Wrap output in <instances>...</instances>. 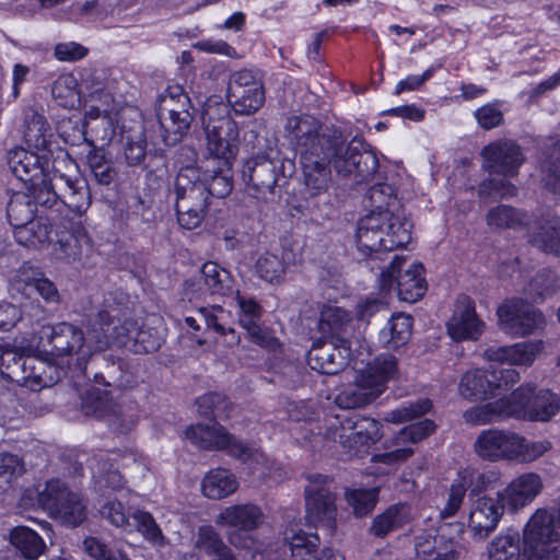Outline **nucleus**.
I'll return each mask as SVG.
<instances>
[{"label": "nucleus", "mask_w": 560, "mask_h": 560, "mask_svg": "<svg viewBox=\"0 0 560 560\" xmlns=\"http://www.w3.org/2000/svg\"><path fill=\"white\" fill-rule=\"evenodd\" d=\"M253 154L244 163L242 178L249 196L272 201L280 194L279 180L284 177V164L266 137L249 132Z\"/></svg>", "instance_id": "obj_1"}, {"label": "nucleus", "mask_w": 560, "mask_h": 560, "mask_svg": "<svg viewBox=\"0 0 560 560\" xmlns=\"http://www.w3.org/2000/svg\"><path fill=\"white\" fill-rule=\"evenodd\" d=\"M26 188L36 207L51 209L63 205L81 215L91 205L89 185L77 174L71 176L55 170L50 177L45 173L43 178L31 183Z\"/></svg>", "instance_id": "obj_2"}, {"label": "nucleus", "mask_w": 560, "mask_h": 560, "mask_svg": "<svg viewBox=\"0 0 560 560\" xmlns=\"http://www.w3.org/2000/svg\"><path fill=\"white\" fill-rule=\"evenodd\" d=\"M86 328L95 339V348L108 346L109 339L125 342L137 330V323L130 318L127 296L120 291L108 292L96 313L86 318Z\"/></svg>", "instance_id": "obj_3"}, {"label": "nucleus", "mask_w": 560, "mask_h": 560, "mask_svg": "<svg viewBox=\"0 0 560 560\" xmlns=\"http://www.w3.org/2000/svg\"><path fill=\"white\" fill-rule=\"evenodd\" d=\"M336 139L324 150V160L334 167L339 176L352 177L357 184L372 177L378 168L376 155L362 138L354 137L345 142L341 131H335Z\"/></svg>", "instance_id": "obj_4"}, {"label": "nucleus", "mask_w": 560, "mask_h": 560, "mask_svg": "<svg viewBox=\"0 0 560 560\" xmlns=\"http://www.w3.org/2000/svg\"><path fill=\"white\" fill-rule=\"evenodd\" d=\"M38 347L43 352L71 369L85 373V361L92 347L85 343L83 330L69 322L44 325L39 330Z\"/></svg>", "instance_id": "obj_5"}, {"label": "nucleus", "mask_w": 560, "mask_h": 560, "mask_svg": "<svg viewBox=\"0 0 560 560\" xmlns=\"http://www.w3.org/2000/svg\"><path fill=\"white\" fill-rule=\"evenodd\" d=\"M174 194L179 226L185 230L200 226L208 213L210 198L199 171L188 165L183 167L176 177Z\"/></svg>", "instance_id": "obj_6"}, {"label": "nucleus", "mask_w": 560, "mask_h": 560, "mask_svg": "<svg viewBox=\"0 0 560 560\" xmlns=\"http://www.w3.org/2000/svg\"><path fill=\"white\" fill-rule=\"evenodd\" d=\"M382 424L360 415H337L327 420L325 438L338 442L348 453H359L382 438Z\"/></svg>", "instance_id": "obj_7"}, {"label": "nucleus", "mask_w": 560, "mask_h": 560, "mask_svg": "<svg viewBox=\"0 0 560 560\" xmlns=\"http://www.w3.org/2000/svg\"><path fill=\"white\" fill-rule=\"evenodd\" d=\"M202 119L207 150L229 167L237 151L238 128L236 122L229 115L225 105H208Z\"/></svg>", "instance_id": "obj_8"}, {"label": "nucleus", "mask_w": 560, "mask_h": 560, "mask_svg": "<svg viewBox=\"0 0 560 560\" xmlns=\"http://www.w3.org/2000/svg\"><path fill=\"white\" fill-rule=\"evenodd\" d=\"M521 380L520 373L513 368L495 365L488 369L467 371L460 378V395L469 400H485L510 389Z\"/></svg>", "instance_id": "obj_9"}, {"label": "nucleus", "mask_w": 560, "mask_h": 560, "mask_svg": "<svg viewBox=\"0 0 560 560\" xmlns=\"http://www.w3.org/2000/svg\"><path fill=\"white\" fill-rule=\"evenodd\" d=\"M38 502L52 518L68 526H78L86 518V505L81 495L60 480L48 481L38 494Z\"/></svg>", "instance_id": "obj_10"}, {"label": "nucleus", "mask_w": 560, "mask_h": 560, "mask_svg": "<svg viewBox=\"0 0 560 560\" xmlns=\"http://www.w3.org/2000/svg\"><path fill=\"white\" fill-rule=\"evenodd\" d=\"M502 331L514 338H523L546 327L544 314L523 299L505 300L497 311Z\"/></svg>", "instance_id": "obj_11"}, {"label": "nucleus", "mask_w": 560, "mask_h": 560, "mask_svg": "<svg viewBox=\"0 0 560 560\" xmlns=\"http://www.w3.org/2000/svg\"><path fill=\"white\" fill-rule=\"evenodd\" d=\"M285 137L295 147L301 158L323 153L325 147L336 139V129H323L316 118L303 115L288 118L284 126Z\"/></svg>", "instance_id": "obj_12"}, {"label": "nucleus", "mask_w": 560, "mask_h": 560, "mask_svg": "<svg viewBox=\"0 0 560 560\" xmlns=\"http://www.w3.org/2000/svg\"><path fill=\"white\" fill-rule=\"evenodd\" d=\"M226 97L237 115H253L265 103V90L261 81L247 69L230 75Z\"/></svg>", "instance_id": "obj_13"}, {"label": "nucleus", "mask_w": 560, "mask_h": 560, "mask_svg": "<svg viewBox=\"0 0 560 560\" xmlns=\"http://www.w3.org/2000/svg\"><path fill=\"white\" fill-rule=\"evenodd\" d=\"M305 509L307 520L312 523H330L337 514L335 482L320 474L306 475Z\"/></svg>", "instance_id": "obj_14"}, {"label": "nucleus", "mask_w": 560, "mask_h": 560, "mask_svg": "<svg viewBox=\"0 0 560 560\" xmlns=\"http://www.w3.org/2000/svg\"><path fill=\"white\" fill-rule=\"evenodd\" d=\"M185 435L196 446L203 450L225 451L230 456L246 462L255 456L254 450L230 434L221 424L190 425Z\"/></svg>", "instance_id": "obj_15"}, {"label": "nucleus", "mask_w": 560, "mask_h": 560, "mask_svg": "<svg viewBox=\"0 0 560 560\" xmlns=\"http://www.w3.org/2000/svg\"><path fill=\"white\" fill-rule=\"evenodd\" d=\"M404 264V257L398 255L393 257L389 267L381 273L383 285L390 287L395 281L399 299L413 303L421 299L427 291V282L423 277L424 268L420 262H412L407 269H402Z\"/></svg>", "instance_id": "obj_16"}, {"label": "nucleus", "mask_w": 560, "mask_h": 560, "mask_svg": "<svg viewBox=\"0 0 560 560\" xmlns=\"http://www.w3.org/2000/svg\"><path fill=\"white\" fill-rule=\"evenodd\" d=\"M81 408L88 417L107 418L109 425L120 433H127L136 423L133 416L126 415L120 406L113 402L107 390L97 387H91L85 392Z\"/></svg>", "instance_id": "obj_17"}, {"label": "nucleus", "mask_w": 560, "mask_h": 560, "mask_svg": "<svg viewBox=\"0 0 560 560\" xmlns=\"http://www.w3.org/2000/svg\"><path fill=\"white\" fill-rule=\"evenodd\" d=\"M482 168L489 173L514 176L524 162V154L518 144L512 140H497L481 151Z\"/></svg>", "instance_id": "obj_18"}, {"label": "nucleus", "mask_w": 560, "mask_h": 560, "mask_svg": "<svg viewBox=\"0 0 560 560\" xmlns=\"http://www.w3.org/2000/svg\"><path fill=\"white\" fill-rule=\"evenodd\" d=\"M351 355L350 343L347 339H338V343L319 341L308 351L307 362L312 370L322 374H337L348 363Z\"/></svg>", "instance_id": "obj_19"}, {"label": "nucleus", "mask_w": 560, "mask_h": 560, "mask_svg": "<svg viewBox=\"0 0 560 560\" xmlns=\"http://www.w3.org/2000/svg\"><path fill=\"white\" fill-rule=\"evenodd\" d=\"M387 213L370 211L362 217L357 224L355 242L358 250L364 256L375 255L381 258L382 250H385V230Z\"/></svg>", "instance_id": "obj_20"}, {"label": "nucleus", "mask_w": 560, "mask_h": 560, "mask_svg": "<svg viewBox=\"0 0 560 560\" xmlns=\"http://www.w3.org/2000/svg\"><path fill=\"white\" fill-rule=\"evenodd\" d=\"M560 541V513L538 510L527 522L523 533L524 549Z\"/></svg>", "instance_id": "obj_21"}, {"label": "nucleus", "mask_w": 560, "mask_h": 560, "mask_svg": "<svg viewBox=\"0 0 560 560\" xmlns=\"http://www.w3.org/2000/svg\"><path fill=\"white\" fill-rule=\"evenodd\" d=\"M505 502L498 498L481 497L472 500L469 513V528L475 537L485 539L492 533L503 515Z\"/></svg>", "instance_id": "obj_22"}, {"label": "nucleus", "mask_w": 560, "mask_h": 560, "mask_svg": "<svg viewBox=\"0 0 560 560\" xmlns=\"http://www.w3.org/2000/svg\"><path fill=\"white\" fill-rule=\"evenodd\" d=\"M483 323L478 318L474 301L458 298L453 315L447 322V332L454 340H476L482 332Z\"/></svg>", "instance_id": "obj_23"}, {"label": "nucleus", "mask_w": 560, "mask_h": 560, "mask_svg": "<svg viewBox=\"0 0 560 560\" xmlns=\"http://www.w3.org/2000/svg\"><path fill=\"white\" fill-rule=\"evenodd\" d=\"M518 435L501 430H485L475 442V451L487 460H514Z\"/></svg>", "instance_id": "obj_24"}, {"label": "nucleus", "mask_w": 560, "mask_h": 560, "mask_svg": "<svg viewBox=\"0 0 560 560\" xmlns=\"http://www.w3.org/2000/svg\"><path fill=\"white\" fill-rule=\"evenodd\" d=\"M544 350L542 340H529L518 342L509 347H491L485 351V357L495 365L512 368V365L529 366L534 363L537 354Z\"/></svg>", "instance_id": "obj_25"}, {"label": "nucleus", "mask_w": 560, "mask_h": 560, "mask_svg": "<svg viewBox=\"0 0 560 560\" xmlns=\"http://www.w3.org/2000/svg\"><path fill=\"white\" fill-rule=\"evenodd\" d=\"M396 372V359L389 354L380 355L359 373L355 381L368 394H371L374 400L383 393L386 383L395 376Z\"/></svg>", "instance_id": "obj_26"}, {"label": "nucleus", "mask_w": 560, "mask_h": 560, "mask_svg": "<svg viewBox=\"0 0 560 560\" xmlns=\"http://www.w3.org/2000/svg\"><path fill=\"white\" fill-rule=\"evenodd\" d=\"M235 300L240 308V324L247 330L252 341L258 346L275 349L278 341L261 330L258 322L262 314L261 305L253 298L242 295L236 291Z\"/></svg>", "instance_id": "obj_27"}, {"label": "nucleus", "mask_w": 560, "mask_h": 560, "mask_svg": "<svg viewBox=\"0 0 560 560\" xmlns=\"http://www.w3.org/2000/svg\"><path fill=\"white\" fill-rule=\"evenodd\" d=\"M415 549L419 560H459L464 553L463 546L444 534L417 537Z\"/></svg>", "instance_id": "obj_28"}, {"label": "nucleus", "mask_w": 560, "mask_h": 560, "mask_svg": "<svg viewBox=\"0 0 560 560\" xmlns=\"http://www.w3.org/2000/svg\"><path fill=\"white\" fill-rule=\"evenodd\" d=\"M43 159L44 156L38 153L27 151L21 147L10 150L7 154L10 171L26 186L43 178L45 174Z\"/></svg>", "instance_id": "obj_29"}, {"label": "nucleus", "mask_w": 560, "mask_h": 560, "mask_svg": "<svg viewBox=\"0 0 560 560\" xmlns=\"http://www.w3.org/2000/svg\"><path fill=\"white\" fill-rule=\"evenodd\" d=\"M541 489L540 476L526 472L512 480L503 492H499V495L512 510H517L533 501Z\"/></svg>", "instance_id": "obj_30"}, {"label": "nucleus", "mask_w": 560, "mask_h": 560, "mask_svg": "<svg viewBox=\"0 0 560 560\" xmlns=\"http://www.w3.org/2000/svg\"><path fill=\"white\" fill-rule=\"evenodd\" d=\"M262 510L253 503L233 504L224 508L215 517V524L223 527L257 529L264 523Z\"/></svg>", "instance_id": "obj_31"}, {"label": "nucleus", "mask_w": 560, "mask_h": 560, "mask_svg": "<svg viewBox=\"0 0 560 560\" xmlns=\"http://www.w3.org/2000/svg\"><path fill=\"white\" fill-rule=\"evenodd\" d=\"M304 185L311 196L325 192L330 184L331 175L329 163L324 160L323 153L301 158Z\"/></svg>", "instance_id": "obj_32"}, {"label": "nucleus", "mask_w": 560, "mask_h": 560, "mask_svg": "<svg viewBox=\"0 0 560 560\" xmlns=\"http://www.w3.org/2000/svg\"><path fill=\"white\" fill-rule=\"evenodd\" d=\"M485 480L486 477L483 474H475L467 469L460 471L450 488L446 503L440 513L441 517L447 518L454 516L457 511H459L468 488L476 482V488L470 492V498H472L477 488L485 485Z\"/></svg>", "instance_id": "obj_33"}, {"label": "nucleus", "mask_w": 560, "mask_h": 560, "mask_svg": "<svg viewBox=\"0 0 560 560\" xmlns=\"http://www.w3.org/2000/svg\"><path fill=\"white\" fill-rule=\"evenodd\" d=\"M195 548L209 560H237L232 548L224 542L214 527L207 525L198 528Z\"/></svg>", "instance_id": "obj_34"}, {"label": "nucleus", "mask_w": 560, "mask_h": 560, "mask_svg": "<svg viewBox=\"0 0 560 560\" xmlns=\"http://www.w3.org/2000/svg\"><path fill=\"white\" fill-rule=\"evenodd\" d=\"M235 475L225 468L211 469L201 481L203 495L211 500H221L230 497L238 489Z\"/></svg>", "instance_id": "obj_35"}, {"label": "nucleus", "mask_w": 560, "mask_h": 560, "mask_svg": "<svg viewBox=\"0 0 560 560\" xmlns=\"http://www.w3.org/2000/svg\"><path fill=\"white\" fill-rule=\"evenodd\" d=\"M412 318L405 314L393 315L378 334V342L387 349H398L406 345L411 336Z\"/></svg>", "instance_id": "obj_36"}, {"label": "nucleus", "mask_w": 560, "mask_h": 560, "mask_svg": "<svg viewBox=\"0 0 560 560\" xmlns=\"http://www.w3.org/2000/svg\"><path fill=\"white\" fill-rule=\"evenodd\" d=\"M51 224L49 219L37 215L36 219L14 230L16 242L28 248H38L50 243Z\"/></svg>", "instance_id": "obj_37"}, {"label": "nucleus", "mask_w": 560, "mask_h": 560, "mask_svg": "<svg viewBox=\"0 0 560 560\" xmlns=\"http://www.w3.org/2000/svg\"><path fill=\"white\" fill-rule=\"evenodd\" d=\"M535 387L532 384H524L516 388L511 395L499 400V417L502 419L514 417L528 419L529 405Z\"/></svg>", "instance_id": "obj_38"}, {"label": "nucleus", "mask_w": 560, "mask_h": 560, "mask_svg": "<svg viewBox=\"0 0 560 560\" xmlns=\"http://www.w3.org/2000/svg\"><path fill=\"white\" fill-rule=\"evenodd\" d=\"M387 213L385 230V252H392L405 247L411 241L412 223L402 214H395L393 210L386 209Z\"/></svg>", "instance_id": "obj_39"}, {"label": "nucleus", "mask_w": 560, "mask_h": 560, "mask_svg": "<svg viewBox=\"0 0 560 560\" xmlns=\"http://www.w3.org/2000/svg\"><path fill=\"white\" fill-rule=\"evenodd\" d=\"M201 276L210 294L232 296L235 293L234 280L230 271L220 267L217 262H205L201 268Z\"/></svg>", "instance_id": "obj_40"}, {"label": "nucleus", "mask_w": 560, "mask_h": 560, "mask_svg": "<svg viewBox=\"0 0 560 560\" xmlns=\"http://www.w3.org/2000/svg\"><path fill=\"white\" fill-rule=\"evenodd\" d=\"M10 542L30 560L39 558L46 550L43 538L32 528L16 526L10 532Z\"/></svg>", "instance_id": "obj_41"}, {"label": "nucleus", "mask_w": 560, "mask_h": 560, "mask_svg": "<svg viewBox=\"0 0 560 560\" xmlns=\"http://www.w3.org/2000/svg\"><path fill=\"white\" fill-rule=\"evenodd\" d=\"M529 242L539 250L560 257V218H551L539 224Z\"/></svg>", "instance_id": "obj_42"}, {"label": "nucleus", "mask_w": 560, "mask_h": 560, "mask_svg": "<svg viewBox=\"0 0 560 560\" xmlns=\"http://www.w3.org/2000/svg\"><path fill=\"white\" fill-rule=\"evenodd\" d=\"M161 136L166 145H175L187 135L191 121V114H162L158 113Z\"/></svg>", "instance_id": "obj_43"}, {"label": "nucleus", "mask_w": 560, "mask_h": 560, "mask_svg": "<svg viewBox=\"0 0 560 560\" xmlns=\"http://www.w3.org/2000/svg\"><path fill=\"white\" fill-rule=\"evenodd\" d=\"M409 518L410 514L407 505H390L373 520L370 533L375 537H385L388 533L402 527Z\"/></svg>", "instance_id": "obj_44"}, {"label": "nucleus", "mask_w": 560, "mask_h": 560, "mask_svg": "<svg viewBox=\"0 0 560 560\" xmlns=\"http://www.w3.org/2000/svg\"><path fill=\"white\" fill-rule=\"evenodd\" d=\"M24 121L25 142L30 147L44 151L51 137L46 118L42 114L30 109L25 113Z\"/></svg>", "instance_id": "obj_45"}, {"label": "nucleus", "mask_w": 560, "mask_h": 560, "mask_svg": "<svg viewBox=\"0 0 560 560\" xmlns=\"http://www.w3.org/2000/svg\"><path fill=\"white\" fill-rule=\"evenodd\" d=\"M486 221L491 229H518L528 223V215L511 206L499 205L487 212Z\"/></svg>", "instance_id": "obj_46"}, {"label": "nucleus", "mask_w": 560, "mask_h": 560, "mask_svg": "<svg viewBox=\"0 0 560 560\" xmlns=\"http://www.w3.org/2000/svg\"><path fill=\"white\" fill-rule=\"evenodd\" d=\"M36 209V205L27 192H14L7 206V215L13 231L28 221L36 219V217H34Z\"/></svg>", "instance_id": "obj_47"}, {"label": "nucleus", "mask_w": 560, "mask_h": 560, "mask_svg": "<svg viewBox=\"0 0 560 560\" xmlns=\"http://www.w3.org/2000/svg\"><path fill=\"white\" fill-rule=\"evenodd\" d=\"M560 408L559 399L556 394L548 389L534 392L529 405L528 419L533 421H548Z\"/></svg>", "instance_id": "obj_48"}, {"label": "nucleus", "mask_w": 560, "mask_h": 560, "mask_svg": "<svg viewBox=\"0 0 560 560\" xmlns=\"http://www.w3.org/2000/svg\"><path fill=\"white\" fill-rule=\"evenodd\" d=\"M284 535L293 557L301 560H308L305 557H310L314 560L316 557L314 553L319 546V537L316 534L308 535L301 529L290 528L285 530Z\"/></svg>", "instance_id": "obj_49"}, {"label": "nucleus", "mask_w": 560, "mask_h": 560, "mask_svg": "<svg viewBox=\"0 0 560 560\" xmlns=\"http://www.w3.org/2000/svg\"><path fill=\"white\" fill-rule=\"evenodd\" d=\"M200 416L206 418H229L232 405L226 396L220 393H208L196 400Z\"/></svg>", "instance_id": "obj_50"}, {"label": "nucleus", "mask_w": 560, "mask_h": 560, "mask_svg": "<svg viewBox=\"0 0 560 560\" xmlns=\"http://www.w3.org/2000/svg\"><path fill=\"white\" fill-rule=\"evenodd\" d=\"M191 103L189 96L179 85L170 86L165 93L160 96L158 113L162 114H190Z\"/></svg>", "instance_id": "obj_51"}, {"label": "nucleus", "mask_w": 560, "mask_h": 560, "mask_svg": "<svg viewBox=\"0 0 560 560\" xmlns=\"http://www.w3.org/2000/svg\"><path fill=\"white\" fill-rule=\"evenodd\" d=\"M287 258L279 257L276 254L266 253L256 261V271L259 278L269 282H280L285 273Z\"/></svg>", "instance_id": "obj_52"}, {"label": "nucleus", "mask_w": 560, "mask_h": 560, "mask_svg": "<svg viewBox=\"0 0 560 560\" xmlns=\"http://www.w3.org/2000/svg\"><path fill=\"white\" fill-rule=\"evenodd\" d=\"M397 205L394 189L386 183L372 186L365 195V207H370V211L376 213L385 212L386 209L393 210Z\"/></svg>", "instance_id": "obj_53"}, {"label": "nucleus", "mask_w": 560, "mask_h": 560, "mask_svg": "<svg viewBox=\"0 0 560 560\" xmlns=\"http://www.w3.org/2000/svg\"><path fill=\"white\" fill-rule=\"evenodd\" d=\"M351 324V315L345 308L326 305L320 312V327L324 331L340 335L347 332Z\"/></svg>", "instance_id": "obj_54"}, {"label": "nucleus", "mask_w": 560, "mask_h": 560, "mask_svg": "<svg viewBox=\"0 0 560 560\" xmlns=\"http://www.w3.org/2000/svg\"><path fill=\"white\" fill-rule=\"evenodd\" d=\"M86 160L89 167L98 184L109 185L115 179L117 172L113 162L106 159L103 150L94 149L90 151Z\"/></svg>", "instance_id": "obj_55"}, {"label": "nucleus", "mask_w": 560, "mask_h": 560, "mask_svg": "<svg viewBox=\"0 0 560 560\" xmlns=\"http://www.w3.org/2000/svg\"><path fill=\"white\" fill-rule=\"evenodd\" d=\"M431 400L428 398H421L417 401L408 402L388 411L384 419L387 422L399 424L425 415L431 410Z\"/></svg>", "instance_id": "obj_56"}, {"label": "nucleus", "mask_w": 560, "mask_h": 560, "mask_svg": "<svg viewBox=\"0 0 560 560\" xmlns=\"http://www.w3.org/2000/svg\"><path fill=\"white\" fill-rule=\"evenodd\" d=\"M489 560H517L520 539L517 534L497 537L488 548Z\"/></svg>", "instance_id": "obj_57"}, {"label": "nucleus", "mask_w": 560, "mask_h": 560, "mask_svg": "<svg viewBox=\"0 0 560 560\" xmlns=\"http://www.w3.org/2000/svg\"><path fill=\"white\" fill-rule=\"evenodd\" d=\"M378 489H353L346 492V500L358 517L372 512L377 501Z\"/></svg>", "instance_id": "obj_58"}, {"label": "nucleus", "mask_w": 560, "mask_h": 560, "mask_svg": "<svg viewBox=\"0 0 560 560\" xmlns=\"http://www.w3.org/2000/svg\"><path fill=\"white\" fill-rule=\"evenodd\" d=\"M130 533L133 530L140 532L145 539L154 542L162 544L164 537L162 532L154 521L153 516L145 511L138 510L131 514Z\"/></svg>", "instance_id": "obj_59"}, {"label": "nucleus", "mask_w": 560, "mask_h": 560, "mask_svg": "<svg viewBox=\"0 0 560 560\" xmlns=\"http://www.w3.org/2000/svg\"><path fill=\"white\" fill-rule=\"evenodd\" d=\"M51 95L62 107H74L78 101L77 80L70 74H61L52 83Z\"/></svg>", "instance_id": "obj_60"}, {"label": "nucleus", "mask_w": 560, "mask_h": 560, "mask_svg": "<svg viewBox=\"0 0 560 560\" xmlns=\"http://www.w3.org/2000/svg\"><path fill=\"white\" fill-rule=\"evenodd\" d=\"M21 371V382L19 384L26 386H49L52 382L46 377V366L43 362L33 357H24Z\"/></svg>", "instance_id": "obj_61"}, {"label": "nucleus", "mask_w": 560, "mask_h": 560, "mask_svg": "<svg viewBox=\"0 0 560 560\" xmlns=\"http://www.w3.org/2000/svg\"><path fill=\"white\" fill-rule=\"evenodd\" d=\"M559 288L560 282L557 276L548 269H542L529 281L528 293L534 299L544 298L553 294Z\"/></svg>", "instance_id": "obj_62"}, {"label": "nucleus", "mask_w": 560, "mask_h": 560, "mask_svg": "<svg viewBox=\"0 0 560 560\" xmlns=\"http://www.w3.org/2000/svg\"><path fill=\"white\" fill-rule=\"evenodd\" d=\"M100 515L112 525L130 533L131 514L126 512L124 504L117 500H106L100 506Z\"/></svg>", "instance_id": "obj_63"}, {"label": "nucleus", "mask_w": 560, "mask_h": 560, "mask_svg": "<svg viewBox=\"0 0 560 560\" xmlns=\"http://www.w3.org/2000/svg\"><path fill=\"white\" fill-rule=\"evenodd\" d=\"M124 154L129 166H141L147 156V139L142 131L127 136Z\"/></svg>", "instance_id": "obj_64"}]
</instances>
